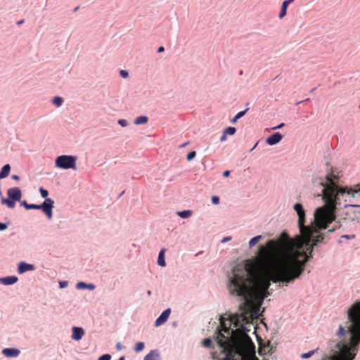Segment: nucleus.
Wrapping results in <instances>:
<instances>
[{
	"instance_id": "f257e3e1",
	"label": "nucleus",
	"mask_w": 360,
	"mask_h": 360,
	"mask_svg": "<svg viewBox=\"0 0 360 360\" xmlns=\"http://www.w3.org/2000/svg\"><path fill=\"white\" fill-rule=\"evenodd\" d=\"M293 209L298 215L297 224L302 240L286 253L281 266L269 277L249 290L240 276L229 278L227 288L229 293L243 301L239 305L241 311L244 310L245 304H250L255 300L258 302L255 316L260 317L262 312L260 308L264 300L269 295L271 282L288 285L299 278L305 270L306 264L312 257L314 247L324 239L321 231L328 229V221L333 219V214L326 207H318L314 211L311 224L305 225L306 214L302 205L297 202Z\"/></svg>"
},
{
	"instance_id": "f03ea898",
	"label": "nucleus",
	"mask_w": 360,
	"mask_h": 360,
	"mask_svg": "<svg viewBox=\"0 0 360 360\" xmlns=\"http://www.w3.org/2000/svg\"><path fill=\"white\" fill-rule=\"evenodd\" d=\"M340 172L337 169L326 174L323 178L315 179L314 186H319L320 193L316 191L317 195L321 196L324 202L330 207L327 211L333 214V219L328 221V233L333 232L336 229L344 227L348 221H352V217H342V214H354V208H360V184L354 186H343ZM359 216L358 214H354Z\"/></svg>"
},
{
	"instance_id": "7ed1b4c3",
	"label": "nucleus",
	"mask_w": 360,
	"mask_h": 360,
	"mask_svg": "<svg viewBox=\"0 0 360 360\" xmlns=\"http://www.w3.org/2000/svg\"><path fill=\"white\" fill-rule=\"evenodd\" d=\"M352 323L348 328L350 335L349 346L345 342L330 340L328 342L326 356L328 360H354L360 345V301L355 302L347 310Z\"/></svg>"
},
{
	"instance_id": "20e7f679",
	"label": "nucleus",
	"mask_w": 360,
	"mask_h": 360,
	"mask_svg": "<svg viewBox=\"0 0 360 360\" xmlns=\"http://www.w3.org/2000/svg\"><path fill=\"white\" fill-rule=\"evenodd\" d=\"M20 205L25 210H40L46 216L47 219L51 220L53 218V211H51L52 201L49 200H44L41 204L27 203L26 200L20 202Z\"/></svg>"
},
{
	"instance_id": "39448f33",
	"label": "nucleus",
	"mask_w": 360,
	"mask_h": 360,
	"mask_svg": "<svg viewBox=\"0 0 360 360\" xmlns=\"http://www.w3.org/2000/svg\"><path fill=\"white\" fill-rule=\"evenodd\" d=\"M55 166L63 169H75L77 166V158L68 155H59L56 158Z\"/></svg>"
},
{
	"instance_id": "423d86ee",
	"label": "nucleus",
	"mask_w": 360,
	"mask_h": 360,
	"mask_svg": "<svg viewBox=\"0 0 360 360\" xmlns=\"http://www.w3.org/2000/svg\"><path fill=\"white\" fill-rule=\"evenodd\" d=\"M7 195L14 206H15L16 202L20 201L22 191L19 187L10 188L7 191Z\"/></svg>"
},
{
	"instance_id": "0eeeda50",
	"label": "nucleus",
	"mask_w": 360,
	"mask_h": 360,
	"mask_svg": "<svg viewBox=\"0 0 360 360\" xmlns=\"http://www.w3.org/2000/svg\"><path fill=\"white\" fill-rule=\"evenodd\" d=\"M170 314H171L170 308H167V309H165L155 321L154 326L155 327H158V326L164 324L165 323H166L169 317Z\"/></svg>"
},
{
	"instance_id": "6e6552de",
	"label": "nucleus",
	"mask_w": 360,
	"mask_h": 360,
	"mask_svg": "<svg viewBox=\"0 0 360 360\" xmlns=\"http://www.w3.org/2000/svg\"><path fill=\"white\" fill-rule=\"evenodd\" d=\"M283 137L280 132H274L266 138V143L269 146H275L282 140Z\"/></svg>"
},
{
	"instance_id": "1a4fd4ad",
	"label": "nucleus",
	"mask_w": 360,
	"mask_h": 360,
	"mask_svg": "<svg viewBox=\"0 0 360 360\" xmlns=\"http://www.w3.org/2000/svg\"><path fill=\"white\" fill-rule=\"evenodd\" d=\"M34 269L35 266L34 264L22 261L18 264L17 271L19 274H22L27 271H34Z\"/></svg>"
},
{
	"instance_id": "9d476101",
	"label": "nucleus",
	"mask_w": 360,
	"mask_h": 360,
	"mask_svg": "<svg viewBox=\"0 0 360 360\" xmlns=\"http://www.w3.org/2000/svg\"><path fill=\"white\" fill-rule=\"evenodd\" d=\"M85 333L84 330L82 327L73 326L72 328V339L75 341H79Z\"/></svg>"
},
{
	"instance_id": "9b49d317",
	"label": "nucleus",
	"mask_w": 360,
	"mask_h": 360,
	"mask_svg": "<svg viewBox=\"0 0 360 360\" xmlns=\"http://www.w3.org/2000/svg\"><path fill=\"white\" fill-rule=\"evenodd\" d=\"M1 352L7 358H16L20 354V351L18 349L13 347L4 348Z\"/></svg>"
},
{
	"instance_id": "f8f14e48",
	"label": "nucleus",
	"mask_w": 360,
	"mask_h": 360,
	"mask_svg": "<svg viewBox=\"0 0 360 360\" xmlns=\"http://www.w3.org/2000/svg\"><path fill=\"white\" fill-rule=\"evenodd\" d=\"M18 281V276L14 275L0 277V284L4 285H11L16 283Z\"/></svg>"
},
{
	"instance_id": "ddd939ff",
	"label": "nucleus",
	"mask_w": 360,
	"mask_h": 360,
	"mask_svg": "<svg viewBox=\"0 0 360 360\" xmlns=\"http://www.w3.org/2000/svg\"><path fill=\"white\" fill-rule=\"evenodd\" d=\"M76 288L77 290H94L96 288V285L94 283H86L84 281H79L76 283Z\"/></svg>"
},
{
	"instance_id": "4468645a",
	"label": "nucleus",
	"mask_w": 360,
	"mask_h": 360,
	"mask_svg": "<svg viewBox=\"0 0 360 360\" xmlns=\"http://www.w3.org/2000/svg\"><path fill=\"white\" fill-rule=\"evenodd\" d=\"M294 0H285L283 1L281 5V11L279 13L278 17L280 19H282L287 14V9L290 3H292Z\"/></svg>"
},
{
	"instance_id": "2eb2a0df",
	"label": "nucleus",
	"mask_w": 360,
	"mask_h": 360,
	"mask_svg": "<svg viewBox=\"0 0 360 360\" xmlns=\"http://www.w3.org/2000/svg\"><path fill=\"white\" fill-rule=\"evenodd\" d=\"M160 352L158 349H152L148 354H147L143 360H159Z\"/></svg>"
},
{
	"instance_id": "dca6fc26",
	"label": "nucleus",
	"mask_w": 360,
	"mask_h": 360,
	"mask_svg": "<svg viewBox=\"0 0 360 360\" xmlns=\"http://www.w3.org/2000/svg\"><path fill=\"white\" fill-rule=\"evenodd\" d=\"M165 254V249H161L158 254L157 264L161 267H165L166 266Z\"/></svg>"
},
{
	"instance_id": "f3484780",
	"label": "nucleus",
	"mask_w": 360,
	"mask_h": 360,
	"mask_svg": "<svg viewBox=\"0 0 360 360\" xmlns=\"http://www.w3.org/2000/svg\"><path fill=\"white\" fill-rule=\"evenodd\" d=\"M11 165L9 164L4 165L0 170V179L6 178L11 172Z\"/></svg>"
},
{
	"instance_id": "a211bd4d",
	"label": "nucleus",
	"mask_w": 360,
	"mask_h": 360,
	"mask_svg": "<svg viewBox=\"0 0 360 360\" xmlns=\"http://www.w3.org/2000/svg\"><path fill=\"white\" fill-rule=\"evenodd\" d=\"M39 193L41 195V197L44 198V200H49L52 201V207H51V211H53V209L54 207V200L51 198H49V191L44 188L43 187H40L39 189Z\"/></svg>"
},
{
	"instance_id": "6ab92c4d",
	"label": "nucleus",
	"mask_w": 360,
	"mask_h": 360,
	"mask_svg": "<svg viewBox=\"0 0 360 360\" xmlns=\"http://www.w3.org/2000/svg\"><path fill=\"white\" fill-rule=\"evenodd\" d=\"M148 122V117L146 115H140L134 119V123L136 125L145 124Z\"/></svg>"
},
{
	"instance_id": "aec40b11",
	"label": "nucleus",
	"mask_w": 360,
	"mask_h": 360,
	"mask_svg": "<svg viewBox=\"0 0 360 360\" xmlns=\"http://www.w3.org/2000/svg\"><path fill=\"white\" fill-rule=\"evenodd\" d=\"M249 110V108H247L246 109H245L244 110H242V111H240L238 112L231 120V122L232 124H236L238 120L239 119H240L241 117H243L246 113Z\"/></svg>"
},
{
	"instance_id": "412c9836",
	"label": "nucleus",
	"mask_w": 360,
	"mask_h": 360,
	"mask_svg": "<svg viewBox=\"0 0 360 360\" xmlns=\"http://www.w3.org/2000/svg\"><path fill=\"white\" fill-rule=\"evenodd\" d=\"M192 213L193 212L190 210H184L176 212V214L182 219H187L190 217L192 215Z\"/></svg>"
},
{
	"instance_id": "4be33fe9",
	"label": "nucleus",
	"mask_w": 360,
	"mask_h": 360,
	"mask_svg": "<svg viewBox=\"0 0 360 360\" xmlns=\"http://www.w3.org/2000/svg\"><path fill=\"white\" fill-rule=\"evenodd\" d=\"M236 354H234L231 351H228L224 356L223 358H221L220 360H239L238 358H236Z\"/></svg>"
},
{
	"instance_id": "5701e85b",
	"label": "nucleus",
	"mask_w": 360,
	"mask_h": 360,
	"mask_svg": "<svg viewBox=\"0 0 360 360\" xmlns=\"http://www.w3.org/2000/svg\"><path fill=\"white\" fill-rule=\"evenodd\" d=\"M51 102L56 107L59 108L63 105V98L61 96H56L52 98Z\"/></svg>"
},
{
	"instance_id": "b1692460",
	"label": "nucleus",
	"mask_w": 360,
	"mask_h": 360,
	"mask_svg": "<svg viewBox=\"0 0 360 360\" xmlns=\"http://www.w3.org/2000/svg\"><path fill=\"white\" fill-rule=\"evenodd\" d=\"M262 236L261 235H258L256 236L252 237L248 243L249 247L252 248V247L255 246L256 244L262 239Z\"/></svg>"
},
{
	"instance_id": "393cba45",
	"label": "nucleus",
	"mask_w": 360,
	"mask_h": 360,
	"mask_svg": "<svg viewBox=\"0 0 360 360\" xmlns=\"http://www.w3.org/2000/svg\"><path fill=\"white\" fill-rule=\"evenodd\" d=\"M145 348V343L143 342H138L135 344L134 350L136 353L142 352Z\"/></svg>"
},
{
	"instance_id": "a878e982",
	"label": "nucleus",
	"mask_w": 360,
	"mask_h": 360,
	"mask_svg": "<svg viewBox=\"0 0 360 360\" xmlns=\"http://www.w3.org/2000/svg\"><path fill=\"white\" fill-rule=\"evenodd\" d=\"M1 202L3 205H6L8 208L12 209L15 207L14 205L12 203V202L8 198H6L4 196H1Z\"/></svg>"
},
{
	"instance_id": "bb28decb",
	"label": "nucleus",
	"mask_w": 360,
	"mask_h": 360,
	"mask_svg": "<svg viewBox=\"0 0 360 360\" xmlns=\"http://www.w3.org/2000/svg\"><path fill=\"white\" fill-rule=\"evenodd\" d=\"M202 345L207 348L213 347V342L211 338H206L202 341Z\"/></svg>"
},
{
	"instance_id": "cd10ccee",
	"label": "nucleus",
	"mask_w": 360,
	"mask_h": 360,
	"mask_svg": "<svg viewBox=\"0 0 360 360\" xmlns=\"http://www.w3.org/2000/svg\"><path fill=\"white\" fill-rule=\"evenodd\" d=\"M317 351H318V349H316L310 350L306 353H302L300 355V357L302 359H309V358L311 357L316 352H317Z\"/></svg>"
},
{
	"instance_id": "c85d7f7f",
	"label": "nucleus",
	"mask_w": 360,
	"mask_h": 360,
	"mask_svg": "<svg viewBox=\"0 0 360 360\" xmlns=\"http://www.w3.org/2000/svg\"><path fill=\"white\" fill-rule=\"evenodd\" d=\"M224 132L225 133V134L226 135H230V136H233L236 134V128L234 127H226L224 130Z\"/></svg>"
},
{
	"instance_id": "c756f323",
	"label": "nucleus",
	"mask_w": 360,
	"mask_h": 360,
	"mask_svg": "<svg viewBox=\"0 0 360 360\" xmlns=\"http://www.w3.org/2000/svg\"><path fill=\"white\" fill-rule=\"evenodd\" d=\"M354 238H355V235H354V234L342 235V236H340V238L339 239L338 243H343V240H342L343 238L347 239V240H351V239H353Z\"/></svg>"
},
{
	"instance_id": "7c9ffc66",
	"label": "nucleus",
	"mask_w": 360,
	"mask_h": 360,
	"mask_svg": "<svg viewBox=\"0 0 360 360\" xmlns=\"http://www.w3.org/2000/svg\"><path fill=\"white\" fill-rule=\"evenodd\" d=\"M196 156V151L195 150H191L190 151L187 155H186V160L188 161L193 160Z\"/></svg>"
},
{
	"instance_id": "2f4dec72",
	"label": "nucleus",
	"mask_w": 360,
	"mask_h": 360,
	"mask_svg": "<svg viewBox=\"0 0 360 360\" xmlns=\"http://www.w3.org/2000/svg\"><path fill=\"white\" fill-rule=\"evenodd\" d=\"M345 334H346V331H345L344 327L340 325L338 330L337 332V335L340 338V337L345 336Z\"/></svg>"
},
{
	"instance_id": "473e14b6",
	"label": "nucleus",
	"mask_w": 360,
	"mask_h": 360,
	"mask_svg": "<svg viewBox=\"0 0 360 360\" xmlns=\"http://www.w3.org/2000/svg\"><path fill=\"white\" fill-rule=\"evenodd\" d=\"M211 201L213 205H219L220 202V198L217 195H213L211 198Z\"/></svg>"
},
{
	"instance_id": "72a5a7b5",
	"label": "nucleus",
	"mask_w": 360,
	"mask_h": 360,
	"mask_svg": "<svg viewBox=\"0 0 360 360\" xmlns=\"http://www.w3.org/2000/svg\"><path fill=\"white\" fill-rule=\"evenodd\" d=\"M117 123L119 125H120L122 127H125L128 125V121L125 119H120L117 121Z\"/></svg>"
},
{
	"instance_id": "f704fd0d",
	"label": "nucleus",
	"mask_w": 360,
	"mask_h": 360,
	"mask_svg": "<svg viewBox=\"0 0 360 360\" xmlns=\"http://www.w3.org/2000/svg\"><path fill=\"white\" fill-rule=\"evenodd\" d=\"M112 358L111 355L110 354H104L101 356H100L98 359V360H110Z\"/></svg>"
},
{
	"instance_id": "c9c22d12",
	"label": "nucleus",
	"mask_w": 360,
	"mask_h": 360,
	"mask_svg": "<svg viewBox=\"0 0 360 360\" xmlns=\"http://www.w3.org/2000/svg\"><path fill=\"white\" fill-rule=\"evenodd\" d=\"M120 75L122 77V78H128L129 77V72L127 70H121L120 71Z\"/></svg>"
},
{
	"instance_id": "e433bc0d",
	"label": "nucleus",
	"mask_w": 360,
	"mask_h": 360,
	"mask_svg": "<svg viewBox=\"0 0 360 360\" xmlns=\"http://www.w3.org/2000/svg\"><path fill=\"white\" fill-rule=\"evenodd\" d=\"M359 209L354 211V214H358L359 216H356V218H352V221H356L358 223L360 222V208Z\"/></svg>"
},
{
	"instance_id": "4c0bfd02",
	"label": "nucleus",
	"mask_w": 360,
	"mask_h": 360,
	"mask_svg": "<svg viewBox=\"0 0 360 360\" xmlns=\"http://www.w3.org/2000/svg\"><path fill=\"white\" fill-rule=\"evenodd\" d=\"M9 224H10V222H6V223L0 222V231H5L8 228Z\"/></svg>"
},
{
	"instance_id": "58836bf2",
	"label": "nucleus",
	"mask_w": 360,
	"mask_h": 360,
	"mask_svg": "<svg viewBox=\"0 0 360 360\" xmlns=\"http://www.w3.org/2000/svg\"><path fill=\"white\" fill-rule=\"evenodd\" d=\"M59 288L60 289L65 288L68 285V281H60L58 283Z\"/></svg>"
},
{
	"instance_id": "ea45409f",
	"label": "nucleus",
	"mask_w": 360,
	"mask_h": 360,
	"mask_svg": "<svg viewBox=\"0 0 360 360\" xmlns=\"http://www.w3.org/2000/svg\"><path fill=\"white\" fill-rule=\"evenodd\" d=\"M285 124L283 122L280 123L276 127H274L271 128V129H282L284 127Z\"/></svg>"
},
{
	"instance_id": "a19ab883",
	"label": "nucleus",
	"mask_w": 360,
	"mask_h": 360,
	"mask_svg": "<svg viewBox=\"0 0 360 360\" xmlns=\"http://www.w3.org/2000/svg\"><path fill=\"white\" fill-rule=\"evenodd\" d=\"M231 238H231V236H226V237L223 238V239L221 240V242L222 243H226V242H228V241L231 240Z\"/></svg>"
},
{
	"instance_id": "79ce46f5",
	"label": "nucleus",
	"mask_w": 360,
	"mask_h": 360,
	"mask_svg": "<svg viewBox=\"0 0 360 360\" xmlns=\"http://www.w3.org/2000/svg\"><path fill=\"white\" fill-rule=\"evenodd\" d=\"M115 347L119 351H120L123 349V347L120 342H117Z\"/></svg>"
},
{
	"instance_id": "37998d69",
	"label": "nucleus",
	"mask_w": 360,
	"mask_h": 360,
	"mask_svg": "<svg viewBox=\"0 0 360 360\" xmlns=\"http://www.w3.org/2000/svg\"><path fill=\"white\" fill-rule=\"evenodd\" d=\"M226 136H227V135L225 134V133L223 131V133H222V134H221V136L220 137V141L221 142L225 141L226 140Z\"/></svg>"
},
{
	"instance_id": "c03bdc74",
	"label": "nucleus",
	"mask_w": 360,
	"mask_h": 360,
	"mask_svg": "<svg viewBox=\"0 0 360 360\" xmlns=\"http://www.w3.org/2000/svg\"><path fill=\"white\" fill-rule=\"evenodd\" d=\"M231 172L229 170H225L223 172V176L224 177H229L230 176Z\"/></svg>"
},
{
	"instance_id": "a18cd8bd",
	"label": "nucleus",
	"mask_w": 360,
	"mask_h": 360,
	"mask_svg": "<svg viewBox=\"0 0 360 360\" xmlns=\"http://www.w3.org/2000/svg\"><path fill=\"white\" fill-rule=\"evenodd\" d=\"M11 178H12V179L15 180V181H19L20 179V176L17 174H13L11 176Z\"/></svg>"
},
{
	"instance_id": "49530a36",
	"label": "nucleus",
	"mask_w": 360,
	"mask_h": 360,
	"mask_svg": "<svg viewBox=\"0 0 360 360\" xmlns=\"http://www.w3.org/2000/svg\"><path fill=\"white\" fill-rule=\"evenodd\" d=\"M212 358L213 360H220L221 358L218 357L215 353L212 354Z\"/></svg>"
},
{
	"instance_id": "de8ad7c7",
	"label": "nucleus",
	"mask_w": 360,
	"mask_h": 360,
	"mask_svg": "<svg viewBox=\"0 0 360 360\" xmlns=\"http://www.w3.org/2000/svg\"><path fill=\"white\" fill-rule=\"evenodd\" d=\"M164 51H165V48L162 46H159L158 49V53L163 52Z\"/></svg>"
},
{
	"instance_id": "09e8293b",
	"label": "nucleus",
	"mask_w": 360,
	"mask_h": 360,
	"mask_svg": "<svg viewBox=\"0 0 360 360\" xmlns=\"http://www.w3.org/2000/svg\"><path fill=\"white\" fill-rule=\"evenodd\" d=\"M258 145V142H257L255 146L250 150V152H252L253 150H255L256 148V147Z\"/></svg>"
},
{
	"instance_id": "8fccbe9b",
	"label": "nucleus",
	"mask_w": 360,
	"mask_h": 360,
	"mask_svg": "<svg viewBox=\"0 0 360 360\" xmlns=\"http://www.w3.org/2000/svg\"><path fill=\"white\" fill-rule=\"evenodd\" d=\"M24 22V20H20L19 21L17 22V25H22V23Z\"/></svg>"
},
{
	"instance_id": "3c124183",
	"label": "nucleus",
	"mask_w": 360,
	"mask_h": 360,
	"mask_svg": "<svg viewBox=\"0 0 360 360\" xmlns=\"http://www.w3.org/2000/svg\"><path fill=\"white\" fill-rule=\"evenodd\" d=\"M188 143H189V142L184 143H183L182 145H181V146H180V147H181V148L186 147Z\"/></svg>"
},
{
	"instance_id": "603ef678",
	"label": "nucleus",
	"mask_w": 360,
	"mask_h": 360,
	"mask_svg": "<svg viewBox=\"0 0 360 360\" xmlns=\"http://www.w3.org/2000/svg\"><path fill=\"white\" fill-rule=\"evenodd\" d=\"M79 6H77V7H75V8H74L73 11H74V12H77V11L79 10Z\"/></svg>"
},
{
	"instance_id": "864d4df0",
	"label": "nucleus",
	"mask_w": 360,
	"mask_h": 360,
	"mask_svg": "<svg viewBox=\"0 0 360 360\" xmlns=\"http://www.w3.org/2000/svg\"><path fill=\"white\" fill-rule=\"evenodd\" d=\"M118 360H125V356H120Z\"/></svg>"
},
{
	"instance_id": "5fc2aeb1",
	"label": "nucleus",
	"mask_w": 360,
	"mask_h": 360,
	"mask_svg": "<svg viewBox=\"0 0 360 360\" xmlns=\"http://www.w3.org/2000/svg\"><path fill=\"white\" fill-rule=\"evenodd\" d=\"M151 293H152V292H151V290H148L147 291V295H148V296L151 295Z\"/></svg>"
},
{
	"instance_id": "6e6d98bb",
	"label": "nucleus",
	"mask_w": 360,
	"mask_h": 360,
	"mask_svg": "<svg viewBox=\"0 0 360 360\" xmlns=\"http://www.w3.org/2000/svg\"><path fill=\"white\" fill-rule=\"evenodd\" d=\"M124 193V191H123L118 196V198H120L123 194Z\"/></svg>"
},
{
	"instance_id": "4d7b16f0",
	"label": "nucleus",
	"mask_w": 360,
	"mask_h": 360,
	"mask_svg": "<svg viewBox=\"0 0 360 360\" xmlns=\"http://www.w3.org/2000/svg\"><path fill=\"white\" fill-rule=\"evenodd\" d=\"M243 328H244L245 333H247L248 331V330L246 326H243Z\"/></svg>"
},
{
	"instance_id": "13d9d810",
	"label": "nucleus",
	"mask_w": 360,
	"mask_h": 360,
	"mask_svg": "<svg viewBox=\"0 0 360 360\" xmlns=\"http://www.w3.org/2000/svg\"><path fill=\"white\" fill-rule=\"evenodd\" d=\"M221 336H222V338H224L225 341H226V340H226V336H225L224 335H221Z\"/></svg>"
},
{
	"instance_id": "bf43d9fd",
	"label": "nucleus",
	"mask_w": 360,
	"mask_h": 360,
	"mask_svg": "<svg viewBox=\"0 0 360 360\" xmlns=\"http://www.w3.org/2000/svg\"><path fill=\"white\" fill-rule=\"evenodd\" d=\"M240 75H243V70L240 71Z\"/></svg>"
},
{
	"instance_id": "052dcab7",
	"label": "nucleus",
	"mask_w": 360,
	"mask_h": 360,
	"mask_svg": "<svg viewBox=\"0 0 360 360\" xmlns=\"http://www.w3.org/2000/svg\"><path fill=\"white\" fill-rule=\"evenodd\" d=\"M315 89H316V88H313V89H311V91H315Z\"/></svg>"
},
{
	"instance_id": "680f3d73",
	"label": "nucleus",
	"mask_w": 360,
	"mask_h": 360,
	"mask_svg": "<svg viewBox=\"0 0 360 360\" xmlns=\"http://www.w3.org/2000/svg\"><path fill=\"white\" fill-rule=\"evenodd\" d=\"M359 109H360V105H359Z\"/></svg>"
}]
</instances>
